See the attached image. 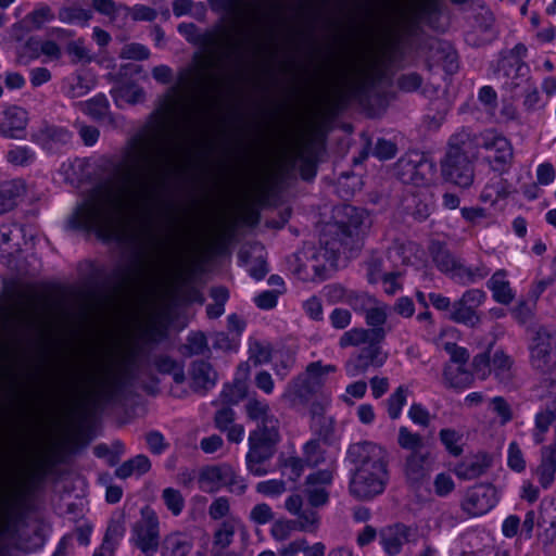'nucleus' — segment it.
<instances>
[{
    "mask_svg": "<svg viewBox=\"0 0 556 556\" xmlns=\"http://www.w3.org/2000/svg\"><path fill=\"white\" fill-rule=\"evenodd\" d=\"M179 167L177 147L132 139L123 160L112 164V178L117 187L111 182L96 187L76 207L71 225L93 230L104 241L125 242V206L136 211L152 208L159 190Z\"/></svg>",
    "mask_w": 556,
    "mask_h": 556,
    "instance_id": "1",
    "label": "nucleus"
},
{
    "mask_svg": "<svg viewBox=\"0 0 556 556\" xmlns=\"http://www.w3.org/2000/svg\"><path fill=\"white\" fill-rule=\"evenodd\" d=\"M346 457L354 466L350 494L361 501L382 494L389 482L387 450L377 443L362 441L349 446Z\"/></svg>",
    "mask_w": 556,
    "mask_h": 556,
    "instance_id": "2",
    "label": "nucleus"
},
{
    "mask_svg": "<svg viewBox=\"0 0 556 556\" xmlns=\"http://www.w3.org/2000/svg\"><path fill=\"white\" fill-rule=\"evenodd\" d=\"M38 315L34 296L0 304V380L11 375L16 363L21 341Z\"/></svg>",
    "mask_w": 556,
    "mask_h": 556,
    "instance_id": "3",
    "label": "nucleus"
},
{
    "mask_svg": "<svg viewBox=\"0 0 556 556\" xmlns=\"http://www.w3.org/2000/svg\"><path fill=\"white\" fill-rule=\"evenodd\" d=\"M321 248L315 252L305 264L296 267L295 274L304 281L325 279L326 263L336 266L341 255L352 251L354 233L351 227L344 224L328 225L320 238Z\"/></svg>",
    "mask_w": 556,
    "mask_h": 556,
    "instance_id": "4",
    "label": "nucleus"
},
{
    "mask_svg": "<svg viewBox=\"0 0 556 556\" xmlns=\"http://www.w3.org/2000/svg\"><path fill=\"white\" fill-rule=\"evenodd\" d=\"M138 355V346L128 342L122 350L117 364H104L100 367L99 375L89 377L94 395L104 401L113 400L123 389L129 368L135 365Z\"/></svg>",
    "mask_w": 556,
    "mask_h": 556,
    "instance_id": "5",
    "label": "nucleus"
},
{
    "mask_svg": "<svg viewBox=\"0 0 556 556\" xmlns=\"http://www.w3.org/2000/svg\"><path fill=\"white\" fill-rule=\"evenodd\" d=\"M279 441V432H250L249 451L245 459L247 467L252 475L264 476L268 472L266 464L275 455L276 446Z\"/></svg>",
    "mask_w": 556,
    "mask_h": 556,
    "instance_id": "6",
    "label": "nucleus"
},
{
    "mask_svg": "<svg viewBox=\"0 0 556 556\" xmlns=\"http://www.w3.org/2000/svg\"><path fill=\"white\" fill-rule=\"evenodd\" d=\"M481 148L485 151L483 161L491 170L502 175L510 169L514 162V148L504 135L493 129L482 131Z\"/></svg>",
    "mask_w": 556,
    "mask_h": 556,
    "instance_id": "7",
    "label": "nucleus"
},
{
    "mask_svg": "<svg viewBox=\"0 0 556 556\" xmlns=\"http://www.w3.org/2000/svg\"><path fill=\"white\" fill-rule=\"evenodd\" d=\"M160 520L149 506L140 510V518L131 527V543L144 555H154L160 546Z\"/></svg>",
    "mask_w": 556,
    "mask_h": 556,
    "instance_id": "8",
    "label": "nucleus"
},
{
    "mask_svg": "<svg viewBox=\"0 0 556 556\" xmlns=\"http://www.w3.org/2000/svg\"><path fill=\"white\" fill-rule=\"evenodd\" d=\"M434 173V164L418 152L403 155L394 165L395 176L404 184L427 185L433 179Z\"/></svg>",
    "mask_w": 556,
    "mask_h": 556,
    "instance_id": "9",
    "label": "nucleus"
},
{
    "mask_svg": "<svg viewBox=\"0 0 556 556\" xmlns=\"http://www.w3.org/2000/svg\"><path fill=\"white\" fill-rule=\"evenodd\" d=\"M149 276L148 265L143 260L137 257L130 264L116 266L108 280L116 292H124L141 286Z\"/></svg>",
    "mask_w": 556,
    "mask_h": 556,
    "instance_id": "10",
    "label": "nucleus"
},
{
    "mask_svg": "<svg viewBox=\"0 0 556 556\" xmlns=\"http://www.w3.org/2000/svg\"><path fill=\"white\" fill-rule=\"evenodd\" d=\"M486 295L480 289H469L465 291L462 298L452 305L450 319L475 328L481 323V317L477 309L485 301Z\"/></svg>",
    "mask_w": 556,
    "mask_h": 556,
    "instance_id": "11",
    "label": "nucleus"
},
{
    "mask_svg": "<svg viewBox=\"0 0 556 556\" xmlns=\"http://www.w3.org/2000/svg\"><path fill=\"white\" fill-rule=\"evenodd\" d=\"M473 157L447 153L441 161V172L445 180L469 188L475 179Z\"/></svg>",
    "mask_w": 556,
    "mask_h": 556,
    "instance_id": "12",
    "label": "nucleus"
},
{
    "mask_svg": "<svg viewBox=\"0 0 556 556\" xmlns=\"http://www.w3.org/2000/svg\"><path fill=\"white\" fill-rule=\"evenodd\" d=\"M556 340L545 328H540L529 345L531 366L542 372L548 374L554 364Z\"/></svg>",
    "mask_w": 556,
    "mask_h": 556,
    "instance_id": "13",
    "label": "nucleus"
},
{
    "mask_svg": "<svg viewBox=\"0 0 556 556\" xmlns=\"http://www.w3.org/2000/svg\"><path fill=\"white\" fill-rule=\"evenodd\" d=\"M382 76L380 61L376 55H364L358 64L353 66L350 88L354 96L362 97Z\"/></svg>",
    "mask_w": 556,
    "mask_h": 556,
    "instance_id": "14",
    "label": "nucleus"
},
{
    "mask_svg": "<svg viewBox=\"0 0 556 556\" xmlns=\"http://www.w3.org/2000/svg\"><path fill=\"white\" fill-rule=\"evenodd\" d=\"M200 488L205 492H214L223 486L230 491L244 492L245 485L238 480L235 470L228 465L211 466L205 468L199 479Z\"/></svg>",
    "mask_w": 556,
    "mask_h": 556,
    "instance_id": "15",
    "label": "nucleus"
},
{
    "mask_svg": "<svg viewBox=\"0 0 556 556\" xmlns=\"http://www.w3.org/2000/svg\"><path fill=\"white\" fill-rule=\"evenodd\" d=\"M286 510L295 516L292 520L298 531L306 533H316L320 526V516L316 508L312 506L304 507L301 495L292 494L285 502Z\"/></svg>",
    "mask_w": 556,
    "mask_h": 556,
    "instance_id": "16",
    "label": "nucleus"
},
{
    "mask_svg": "<svg viewBox=\"0 0 556 556\" xmlns=\"http://www.w3.org/2000/svg\"><path fill=\"white\" fill-rule=\"evenodd\" d=\"M496 503L495 488L488 483H481L467 491L462 502V508L469 516H481L492 509Z\"/></svg>",
    "mask_w": 556,
    "mask_h": 556,
    "instance_id": "17",
    "label": "nucleus"
},
{
    "mask_svg": "<svg viewBox=\"0 0 556 556\" xmlns=\"http://www.w3.org/2000/svg\"><path fill=\"white\" fill-rule=\"evenodd\" d=\"M416 529L402 522L387 526L379 531V543L388 556H397L406 543L414 541Z\"/></svg>",
    "mask_w": 556,
    "mask_h": 556,
    "instance_id": "18",
    "label": "nucleus"
},
{
    "mask_svg": "<svg viewBox=\"0 0 556 556\" xmlns=\"http://www.w3.org/2000/svg\"><path fill=\"white\" fill-rule=\"evenodd\" d=\"M381 342H370L345 364L346 374L351 377L365 372L370 366L380 367L384 364L387 355L379 346Z\"/></svg>",
    "mask_w": 556,
    "mask_h": 556,
    "instance_id": "19",
    "label": "nucleus"
},
{
    "mask_svg": "<svg viewBox=\"0 0 556 556\" xmlns=\"http://www.w3.org/2000/svg\"><path fill=\"white\" fill-rule=\"evenodd\" d=\"M162 121L160 127L169 119H190L193 104L188 96L179 91L178 87H173L161 104Z\"/></svg>",
    "mask_w": 556,
    "mask_h": 556,
    "instance_id": "20",
    "label": "nucleus"
},
{
    "mask_svg": "<svg viewBox=\"0 0 556 556\" xmlns=\"http://www.w3.org/2000/svg\"><path fill=\"white\" fill-rule=\"evenodd\" d=\"M244 412L248 419L256 424L253 431L279 432V420L271 413L267 402L250 397L244 404Z\"/></svg>",
    "mask_w": 556,
    "mask_h": 556,
    "instance_id": "21",
    "label": "nucleus"
},
{
    "mask_svg": "<svg viewBox=\"0 0 556 556\" xmlns=\"http://www.w3.org/2000/svg\"><path fill=\"white\" fill-rule=\"evenodd\" d=\"M23 228L16 223L0 226V262L11 266L13 257L21 251Z\"/></svg>",
    "mask_w": 556,
    "mask_h": 556,
    "instance_id": "22",
    "label": "nucleus"
},
{
    "mask_svg": "<svg viewBox=\"0 0 556 556\" xmlns=\"http://www.w3.org/2000/svg\"><path fill=\"white\" fill-rule=\"evenodd\" d=\"M482 132L477 134L468 128H462L453 134L447 142V153L476 157L481 148Z\"/></svg>",
    "mask_w": 556,
    "mask_h": 556,
    "instance_id": "23",
    "label": "nucleus"
},
{
    "mask_svg": "<svg viewBox=\"0 0 556 556\" xmlns=\"http://www.w3.org/2000/svg\"><path fill=\"white\" fill-rule=\"evenodd\" d=\"M27 112L20 106H9L0 112V135L7 138L21 139L27 125Z\"/></svg>",
    "mask_w": 556,
    "mask_h": 556,
    "instance_id": "24",
    "label": "nucleus"
},
{
    "mask_svg": "<svg viewBox=\"0 0 556 556\" xmlns=\"http://www.w3.org/2000/svg\"><path fill=\"white\" fill-rule=\"evenodd\" d=\"M319 387V381H312L309 377L302 375L288 384L282 397L292 407H298L306 404Z\"/></svg>",
    "mask_w": 556,
    "mask_h": 556,
    "instance_id": "25",
    "label": "nucleus"
},
{
    "mask_svg": "<svg viewBox=\"0 0 556 556\" xmlns=\"http://www.w3.org/2000/svg\"><path fill=\"white\" fill-rule=\"evenodd\" d=\"M492 458L485 453L465 457L454 467V473L462 480H473L482 476L491 466Z\"/></svg>",
    "mask_w": 556,
    "mask_h": 556,
    "instance_id": "26",
    "label": "nucleus"
},
{
    "mask_svg": "<svg viewBox=\"0 0 556 556\" xmlns=\"http://www.w3.org/2000/svg\"><path fill=\"white\" fill-rule=\"evenodd\" d=\"M384 338L386 330L383 328H352L340 337L339 346L345 349L369 344L370 342H382Z\"/></svg>",
    "mask_w": 556,
    "mask_h": 556,
    "instance_id": "27",
    "label": "nucleus"
},
{
    "mask_svg": "<svg viewBox=\"0 0 556 556\" xmlns=\"http://www.w3.org/2000/svg\"><path fill=\"white\" fill-rule=\"evenodd\" d=\"M430 251L437 268L456 280V274L463 266L462 260L453 255L441 242H433Z\"/></svg>",
    "mask_w": 556,
    "mask_h": 556,
    "instance_id": "28",
    "label": "nucleus"
},
{
    "mask_svg": "<svg viewBox=\"0 0 556 556\" xmlns=\"http://www.w3.org/2000/svg\"><path fill=\"white\" fill-rule=\"evenodd\" d=\"M191 388L195 392H205L216 383L217 374L205 361H195L191 365Z\"/></svg>",
    "mask_w": 556,
    "mask_h": 556,
    "instance_id": "29",
    "label": "nucleus"
},
{
    "mask_svg": "<svg viewBox=\"0 0 556 556\" xmlns=\"http://www.w3.org/2000/svg\"><path fill=\"white\" fill-rule=\"evenodd\" d=\"M488 288L492 291L493 299L501 304H509L515 294L507 280V273L504 269L496 270L486 283Z\"/></svg>",
    "mask_w": 556,
    "mask_h": 556,
    "instance_id": "30",
    "label": "nucleus"
},
{
    "mask_svg": "<svg viewBox=\"0 0 556 556\" xmlns=\"http://www.w3.org/2000/svg\"><path fill=\"white\" fill-rule=\"evenodd\" d=\"M193 547L192 539L182 532L167 534L163 541V556H188Z\"/></svg>",
    "mask_w": 556,
    "mask_h": 556,
    "instance_id": "31",
    "label": "nucleus"
},
{
    "mask_svg": "<svg viewBox=\"0 0 556 556\" xmlns=\"http://www.w3.org/2000/svg\"><path fill=\"white\" fill-rule=\"evenodd\" d=\"M25 192L21 180H5L0 184V214L11 211L17 199Z\"/></svg>",
    "mask_w": 556,
    "mask_h": 556,
    "instance_id": "32",
    "label": "nucleus"
},
{
    "mask_svg": "<svg viewBox=\"0 0 556 556\" xmlns=\"http://www.w3.org/2000/svg\"><path fill=\"white\" fill-rule=\"evenodd\" d=\"M504 86L508 90L516 93L518 89H521L531 83L529 77V66L518 61L509 64L508 68L504 73Z\"/></svg>",
    "mask_w": 556,
    "mask_h": 556,
    "instance_id": "33",
    "label": "nucleus"
},
{
    "mask_svg": "<svg viewBox=\"0 0 556 556\" xmlns=\"http://www.w3.org/2000/svg\"><path fill=\"white\" fill-rule=\"evenodd\" d=\"M428 458L429 453L415 452L409 454L405 463V473L408 480L419 482L426 478L429 472Z\"/></svg>",
    "mask_w": 556,
    "mask_h": 556,
    "instance_id": "34",
    "label": "nucleus"
},
{
    "mask_svg": "<svg viewBox=\"0 0 556 556\" xmlns=\"http://www.w3.org/2000/svg\"><path fill=\"white\" fill-rule=\"evenodd\" d=\"M556 473V458L544 446L541 450V460L534 470L539 483L542 488L547 489L552 485Z\"/></svg>",
    "mask_w": 556,
    "mask_h": 556,
    "instance_id": "35",
    "label": "nucleus"
},
{
    "mask_svg": "<svg viewBox=\"0 0 556 556\" xmlns=\"http://www.w3.org/2000/svg\"><path fill=\"white\" fill-rule=\"evenodd\" d=\"M150 469V459L146 455L139 454L124 462L119 467H117L115 470V476L119 479H127L131 476H142Z\"/></svg>",
    "mask_w": 556,
    "mask_h": 556,
    "instance_id": "36",
    "label": "nucleus"
},
{
    "mask_svg": "<svg viewBox=\"0 0 556 556\" xmlns=\"http://www.w3.org/2000/svg\"><path fill=\"white\" fill-rule=\"evenodd\" d=\"M444 381L450 388L465 389L472 383L473 377L464 366L447 365L444 369Z\"/></svg>",
    "mask_w": 556,
    "mask_h": 556,
    "instance_id": "37",
    "label": "nucleus"
},
{
    "mask_svg": "<svg viewBox=\"0 0 556 556\" xmlns=\"http://www.w3.org/2000/svg\"><path fill=\"white\" fill-rule=\"evenodd\" d=\"M5 160L12 166L27 167L36 160V152L27 146H11L7 153Z\"/></svg>",
    "mask_w": 556,
    "mask_h": 556,
    "instance_id": "38",
    "label": "nucleus"
},
{
    "mask_svg": "<svg viewBox=\"0 0 556 556\" xmlns=\"http://www.w3.org/2000/svg\"><path fill=\"white\" fill-rule=\"evenodd\" d=\"M54 20V13L48 4H40L24 17L29 30L41 29L47 23Z\"/></svg>",
    "mask_w": 556,
    "mask_h": 556,
    "instance_id": "39",
    "label": "nucleus"
},
{
    "mask_svg": "<svg viewBox=\"0 0 556 556\" xmlns=\"http://www.w3.org/2000/svg\"><path fill=\"white\" fill-rule=\"evenodd\" d=\"M247 395V384L242 380L236 379L232 383L224 386L219 402L225 405H236Z\"/></svg>",
    "mask_w": 556,
    "mask_h": 556,
    "instance_id": "40",
    "label": "nucleus"
},
{
    "mask_svg": "<svg viewBox=\"0 0 556 556\" xmlns=\"http://www.w3.org/2000/svg\"><path fill=\"white\" fill-rule=\"evenodd\" d=\"M490 274V268L484 263L475 266H466L463 263L462 269L456 274V281L462 285H471L484 279Z\"/></svg>",
    "mask_w": 556,
    "mask_h": 556,
    "instance_id": "41",
    "label": "nucleus"
},
{
    "mask_svg": "<svg viewBox=\"0 0 556 556\" xmlns=\"http://www.w3.org/2000/svg\"><path fill=\"white\" fill-rule=\"evenodd\" d=\"M92 8L98 13L108 16L112 22L116 21L121 15L126 17L130 11V8L116 3L114 0H92Z\"/></svg>",
    "mask_w": 556,
    "mask_h": 556,
    "instance_id": "42",
    "label": "nucleus"
},
{
    "mask_svg": "<svg viewBox=\"0 0 556 556\" xmlns=\"http://www.w3.org/2000/svg\"><path fill=\"white\" fill-rule=\"evenodd\" d=\"M78 106L93 119H102L109 112V101L103 94H98L88 101L79 102Z\"/></svg>",
    "mask_w": 556,
    "mask_h": 556,
    "instance_id": "43",
    "label": "nucleus"
},
{
    "mask_svg": "<svg viewBox=\"0 0 556 556\" xmlns=\"http://www.w3.org/2000/svg\"><path fill=\"white\" fill-rule=\"evenodd\" d=\"M90 89V81L80 75L66 78L62 85L64 94L71 99L84 97Z\"/></svg>",
    "mask_w": 556,
    "mask_h": 556,
    "instance_id": "44",
    "label": "nucleus"
},
{
    "mask_svg": "<svg viewBox=\"0 0 556 556\" xmlns=\"http://www.w3.org/2000/svg\"><path fill=\"white\" fill-rule=\"evenodd\" d=\"M58 17L65 24H81L87 25L91 20L92 14L90 11L79 7H63L59 10Z\"/></svg>",
    "mask_w": 556,
    "mask_h": 556,
    "instance_id": "45",
    "label": "nucleus"
},
{
    "mask_svg": "<svg viewBox=\"0 0 556 556\" xmlns=\"http://www.w3.org/2000/svg\"><path fill=\"white\" fill-rule=\"evenodd\" d=\"M161 498L173 516L177 517L182 513L185 508V497L179 490L165 488L162 491Z\"/></svg>",
    "mask_w": 556,
    "mask_h": 556,
    "instance_id": "46",
    "label": "nucleus"
},
{
    "mask_svg": "<svg viewBox=\"0 0 556 556\" xmlns=\"http://www.w3.org/2000/svg\"><path fill=\"white\" fill-rule=\"evenodd\" d=\"M511 366V358L503 351H496L494 353L491 359V371H494V375L501 381H506L509 379Z\"/></svg>",
    "mask_w": 556,
    "mask_h": 556,
    "instance_id": "47",
    "label": "nucleus"
},
{
    "mask_svg": "<svg viewBox=\"0 0 556 556\" xmlns=\"http://www.w3.org/2000/svg\"><path fill=\"white\" fill-rule=\"evenodd\" d=\"M555 420V413L551 409H544L535 415V427L533 430V440L541 444L545 440V433Z\"/></svg>",
    "mask_w": 556,
    "mask_h": 556,
    "instance_id": "48",
    "label": "nucleus"
},
{
    "mask_svg": "<svg viewBox=\"0 0 556 556\" xmlns=\"http://www.w3.org/2000/svg\"><path fill=\"white\" fill-rule=\"evenodd\" d=\"M399 445L404 448L415 452H421V447L424 446L422 437L418 433H413L407 427H400L399 435H397Z\"/></svg>",
    "mask_w": 556,
    "mask_h": 556,
    "instance_id": "49",
    "label": "nucleus"
},
{
    "mask_svg": "<svg viewBox=\"0 0 556 556\" xmlns=\"http://www.w3.org/2000/svg\"><path fill=\"white\" fill-rule=\"evenodd\" d=\"M538 526L556 528V502L553 498H544L541 502Z\"/></svg>",
    "mask_w": 556,
    "mask_h": 556,
    "instance_id": "50",
    "label": "nucleus"
},
{
    "mask_svg": "<svg viewBox=\"0 0 556 556\" xmlns=\"http://www.w3.org/2000/svg\"><path fill=\"white\" fill-rule=\"evenodd\" d=\"M70 139L71 134L66 129L56 126H46L39 132V140L43 144L66 143Z\"/></svg>",
    "mask_w": 556,
    "mask_h": 556,
    "instance_id": "51",
    "label": "nucleus"
},
{
    "mask_svg": "<svg viewBox=\"0 0 556 556\" xmlns=\"http://www.w3.org/2000/svg\"><path fill=\"white\" fill-rule=\"evenodd\" d=\"M389 307L387 304L380 303L376 300L369 309L365 313V320L371 328H382L381 326L387 321Z\"/></svg>",
    "mask_w": 556,
    "mask_h": 556,
    "instance_id": "52",
    "label": "nucleus"
},
{
    "mask_svg": "<svg viewBox=\"0 0 556 556\" xmlns=\"http://www.w3.org/2000/svg\"><path fill=\"white\" fill-rule=\"evenodd\" d=\"M408 390L400 386L388 399V414L391 419H397L401 416L403 406L406 404Z\"/></svg>",
    "mask_w": 556,
    "mask_h": 556,
    "instance_id": "53",
    "label": "nucleus"
},
{
    "mask_svg": "<svg viewBox=\"0 0 556 556\" xmlns=\"http://www.w3.org/2000/svg\"><path fill=\"white\" fill-rule=\"evenodd\" d=\"M440 440L450 454L453 456H459L463 453V448L458 445L462 439V434L454 429H442L439 433Z\"/></svg>",
    "mask_w": 556,
    "mask_h": 556,
    "instance_id": "54",
    "label": "nucleus"
},
{
    "mask_svg": "<svg viewBox=\"0 0 556 556\" xmlns=\"http://www.w3.org/2000/svg\"><path fill=\"white\" fill-rule=\"evenodd\" d=\"M308 505L314 508H319L325 506L329 501V493L321 485H308L304 491Z\"/></svg>",
    "mask_w": 556,
    "mask_h": 556,
    "instance_id": "55",
    "label": "nucleus"
},
{
    "mask_svg": "<svg viewBox=\"0 0 556 556\" xmlns=\"http://www.w3.org/2000/svg\"><path fill=\"white\" fill-rule=\"evenodd\" d=\"M40 56V42L35 38H29L21 47L17 61L21 64H28L30 61L36 60Z\"/></svg>",
    "mask_w": 556,
    "mask_h": 556,
    "instance_id": "56",
    "label": "nucleus"
},
{
    "mask_svg": "<svg viewBox=\"0 0 556 556\" xmlns=\"http://www.w3.org/2000/svg\"><path fill=\"white\" fill-rule=\"evenodd\" d=\"M376 299L367 293L350 292L346 295V303L355 311L366 313L375 304Z\"/></svg>",
    "mask_w": 556,
    "mask_h": 556,
    "instance_id": "57",
    "label": "nucleus"
},
{
    "mask_svg": "<svg viewBox=\"0 0 556 556\" xmlns=\"http://www.w3.org/2000/svg\"><path fill=\"white\" fill-rule=\"evenodd\" d=\"M235 535V529L228 522H223L222 526L216 530L214 533V541H213V547H219L222 551H224L226 547H228L233 539ZM213 552H216L213 549Z\"/></svg>",
    "mask_w": 556,
    "mask_h": 556,
    "instance_id": "58",
    "label": "nucleus"
},
{
    "mask_svg": "<svg viewBox=\"0 0 556 556\" xmlns=\"http://www.w3.org/2000/svg\"><path fill=\"white\" fill-rule=\"evenodd\" d=\"M294 530H296V528L292 520L278 519L273 523L270 534L274 540L282 542L288 540Z\"/></svg>",
    "mask_w": 556,
    "mask_h": 556,
    "instance_id": "59",
    "label": "nucleus"
},
{
    "mask_svg": "<svg viewBox=\"0 0 556 556\" xmlns=\"http://www.w3.org/2000/svg\"><path fill=\"white\" fill-rule=\"evenodd\" d=\"M149 56V49L146 46L137 42L125 45L119 52V58L124 60L142 61L147 60Z\"/></svg>",
    "mask_w": 556,
    "mask_h": 556,
    "instance_id": "60",
    "label": "nucleus"
},
{
    "mask_svg": "<svg viewBox=\"0 0 556 556\" xmlns=\"http://www.w3.org/2000/svg\"><path fill=\"white\" fill-rule=\"evenodd\" d=\"M250 359L255 364H264L270 361L271 349L267 344H263L260 341H252L250 343Z\"/></svg>",
    "mask_w": 556,
    "mask_h": 556,
    "instance_id": "61",
    "label": "nucleus"
},
{
    "mask_svg": "<svg viewBox=\"0 0 556 556\" xmlns=\"http://www.w3.org/2000/svg\"><path fill=\"white\" fill-rule=\"evenodd\" d=\"M507 464L511 470L517 472L526 469V460L517 442H511L508 446Z\"/></svg>",
    "mask_w": 556,
    "mask_h": 556,
    "instance_id": "62",
    "label": "nucleus"
},
{
    "mask_svg": "<svg viewBox=\"0 0 556 556\" xmlns=\"http://www.w3.org/2000/svg\"><path fill=\"white\" fill-rule=\"evenodd\" d=\"M275 514L266 503L255 505L250 511V519L256 525H266L273 521Z\"/></svg>",
    "mask_w": 556,
    "mask_h": 556,
    "instance_id": "63",
    "label": "nucleus"
},
{
    "mask_svg": "<svg viewBox=\"0 0 556 556\" xmlns=\"http://www.w3.org/2000/svg\"><path fill=\"white\" fill-rule=\"evenodd\" d=\"M535 302L520 301L513 309L514 318L521 325L527 324L533 317Z\"/></svg>",
    "mask_w": 556,
    "mask_h": 556,
    "instance_id": "64",
    "label": "nucleus"
}]
</instances>
